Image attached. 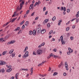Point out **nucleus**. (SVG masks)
<instances>
[{
    "label": "nucleus",
    "mask_w": 79,
    "mask_h": 79,
    "mask_svg": "<svg viewBox=\"0 0 79 79\" xmlns=\"http://www.w3.org/2000/svg\"><path fill=\"white\" fill-rule=\"evenodd\" d=\"M39 19V17H37L35 18V20H37Z\"/></svg>",
    "instance_id": "obj_46"
},
{
    "label": "nucleus",
    "mask_w": 79,
    "mask_h": 79,
    "mask_svg": "<svg viewBox=\"0 0 79 79\" xmlns=\"http://www.w3.org/2000/svg\"><path fill=\"white\" fill-rule=\"evenodd\" d=\"M63 75L64 76H65L66 75V73H64L63 74Z\"/></svg>",
    "instance_id": "obj_53"
},
{
    "label": "nucleus",
    "mask_w": 79,
    "mask_h": 79,
    "mask_svg": "<svg viewBox=\"0 0 79 79\" xmlns=\"http://www.w3.org/2000/svg\"><path fill=\"white\" fill-rule=\"evenodd\" d=\"M12 71V69L10 68V69H7L6 70L7 72H8V73H10Z\"/></svg>",
    "instance_id": "obj_7"
},
{
    "label": "nucleus",
    "mask_w": 79,
    "mask_h": 79,
    "mask_svg": "<svg viewBox=\"0 0 79 79\" xmlns=\"http://www.w3.org/2000/svg\"><path fill=\"white\" fill-rule=\"evenodd\" d=\"M15 78L16 79H18V76L15 75Z\"/></svg>",
    "instance_id": "obj_63"
},
{
    "label": "nucleus",
    "mask_w": 79,
    "mask_h": 79,
    "mask_svg": "<svg viewBox=\"0 0 79 79\" xmlns=\"http://www.w3.org/2000/svg\"><path fill=\"white\" fill-rule=\"evenodd\" d=\"M44 45H45V43H43L42 44H40L41 47H42V46H44Z\"/></svg>",
    "instance_id": "obj_34"
},
{
    "label": "nucleus",
    "mask_w": 79,
    "mask_h": 79,
    "mask_svg": "<svg viewBox=\"0 0 79 79\" xmlns=\"http://www.w3.org/2000/svg\"><path fill=\"white\" fill-rule=\"evenodd\" d=\"M60 10L61 11H63V6L61 7V8H60Z\"/></svg>",
    "instance_id": "obj_29"
},
{
    "label": "nucleus",
    "mask_w": 79,
    "mask_h": 79,
    "mask_svg": "<svg viewBox=\"0 0 79 79\" xmlns=\"http://www.w3.org/2000/svg\"><path fill=\"white\" fill-rule=\"evenodd\" d=\"M7 39H8V38L6 36L5 37V39L6 40Z\"/></svg>",
    "instance_id": "obj_54"
},
{
    "label": "nucleus",
    "mask_w": 79,
    "mask_h": 79,
    "mask_svg": "<svg viewBox=\"0 0 79 79\" xmlns=\"http://www.w3.org/2000/svg\"><path fill=\"white\" fill-rule=\"evenodd\" d=\"M36 32L38 34H40V32H41V30H40V28H37L36 30Z\"/></svg>",
    "instance_id": "obj_4"
},
{
    "label": "nucleus",
    "mask_w": 79,
    "mask_h": 79,
    "mask_svg": "<svg viewBox=\"0 0 79 79\" xmlns=\"http://www.w3.org/2000/svg\"><path fill=\"white\" fill-rule=\"evenodd\" d=\"M20 29V27H18L17 28H16L14 30V31H19Z\"/></svg>",
    "instance_id": "obj_9"
},
{
    "label": "nucleus",
    "mask_w": 79,
    "mask_h": 79,
    "mask_svg": "<svg viewBox=\"0 0 79 79\" xmlns=\"http://www.w3.org/2000/svg\"><path fill=\"white\" fill-rule=\"evenodd\" d=\"M49 55H50V57H51V56H52L53 54L52 53H51V54H50Z\"/></svg>",
    "instance_id": "obj_52"
},
{
    "label": "nucleus",
    "mask_w": 79,
    "mask_h": 79,
    "mask_svg": "<svg viewBox=\"0 0 79 79\" xmlns=\"http://www.w3.org/2000/svg\"><path fill=\"white\" fill-rule=\"evenodd\" d=\"M63 36H61V37H60V40H63Z\"/></svg>",
    "instance_id": "obj_17"
},
{
    "label": "nucleus",
    "mask_w": 79,
    "mask_h": 79,
    "mask_svg": "<svg viewBox=\"0 0 79 79\" xmlns=\"http://www.w3.org/2000/svg\"><path fill=\"white\" fill-rule=\"evenodd\" d=\"M62 64H63V62H61L60 64L59 65V68H60V67L61 66V65H62Z\"/></svg>",
    "instance_id": "obj_25"
},
{
    "label": "nucleus",
    "mask_w": 79,
    "mask_h": 79,
    "mask_svg": "<svg viewBox=\"0 0 79 79\" xmlns=\"http://www.w3.org/2000/svg\"><path fill=\"white\" fill-rule=\"evenodd\" d=\"M75 27H76V26H75V25H73L72 27L73 29H74Z\"/></svg>",
    "instance_id": "obj_50"
},
{
    "label": "nucleus",
    "mask_w": 79,
    "mask_h": 79,
    "mask_svg": "<svg viewBox=\"0 0 79 79\" xmlns=\"http://www.w3.org/2000/svg\"><path fill=\"white\" fill-rule=\"evenodd\" d=\"M15 20H14V19H13L12 20H11V21H11V23H13V22H14Z\"/></svg>",
    "instance_id": "obj_39"
},
{
    "label": "nucleus",
    "mask_w": 79,
    "mask_h": 79,
    "mask_svg": "<svg viewBox=\"0 0 79 79\" xmlns=\"http://www.w3.org/2000/svg\"><path fill=\"white\" fill-rule=\"evenodd\" d=\"M11 79H14V77H11Z\"/></svg>",
    "instance_id": "obj_64"
},
{
    "label": "nucleus",
    "mask_w": 79,
    "mask_h": 79,
    "mask_svg": "<svg viewBox=\"0 0 79 79\" xmlns=\"http://www.w3.org/2000/svg\"><path fill=\"white\" fill-rule=\"evenodd\" d=\"M70 11V10L69 9H68L67 10V13H69V11Z\"/></svg>",
    "instance_id": "obj_38"
},
{
    "label": "nucleus",
    "mask_w": 79,
    "mask_h": 79,
    "mask_svg": "<svg viewBox=\"0 0 79 79\" xmlns=\"http://www.w3.org/2000/svg\"><path fill=\"white\" fill-rule=\"evenodd\" d=\"M6 62H3L2 61H0V65H3L5 64Z\"/></svg>",
    "instance_id": "obj_5"
},
{
    "label": "nucleus",
    "mask_w": 79,
    "mask_h": 79,
    "mask_svg": "<svg viewBox=\"0 0 79 79\" xmlns=\"http://www.w3.org/2000/svg\"><path fill=\"white\" fill-rule=\"evenodd\" d=\"M31 72L32 73H33V68H31Z\"/></svg>",
    "instance_id": "obj_33"
},
{
    "label": "nucleus",
    "mask_w": 79,
    "mask_h": 79,
    "mask_svg": "<svg viewBox=\"0 0 79 79\" xmlns=\"http://www.w3.org/2000/svg\"><path fill=\"white\" fill-rule=\"evenodd\" d=\"M6 52H7V51H5L3 52L2 55H5L6 53Z\"/></svg>",
    "instance_id": "obj_13"
},
{
    "label": "nucleus",
    "mask_w": 79,
    "mask_h": 79,
    "mask_svg": "<svg viewBox=\"0 0 79 79\" xmlns=\"http://www.w3.org/2000/svg\"><path fill=\"white\" fill-rule=\"evenodd\" d=\"M29 52L27 51L25 54L23 55V58H25L26 57H27L29 56Z\"/></svg>",
    "instance_id": "obj_1"
},
{
    "label": "nucleus",
    "mask_w": 79,
    "mask_h": 79,
    "mask_svg": "<svg viewBox=\"0 0 79 79\" xmlns=\"http://www.w3.org/2000/svg\"><path fill=\"white\" fill-rule=\"evenodd\" d=\"M79 19H77V20L76 21V22L77 23H78V22H79Z\"/></svg>",
    "instance_id": "obj_36"
},
{
    "label": "nucleus",
    "mask_w": 79,
    "mask_h": 79,
    "mask_svg": "<svg viewBox=\"0 0 79 79\" xmlns=\"http://www.w3.org/2000/svg\"><path fill=\"white\" fill-rule=\"evenodd\" d=\"M64 11H66V7H64L63 9Z\"/></svg>",
    "instance_id": "obj_31"
},
{
    "label": "nucleus",
    "mask_w": 79,
    "mask_h": 79,
    "mask_svg": "<svg viewBox=\"0 0 79 79\" xmlns=\"http://www.w3.org/2000/svg\"><path fill=\"white\" fill-rule=\"evenodd\" d=\"M1 72H2V73H4V72H5V70L4 69H2L1 70Z\"/></svg>",
    "instance_id": "obj_22"
},
{
    "label": "nucleus",
    "mask_w": 79,
    "mask_h": 79,
    "mask_svg": "<svg viewBox=\"0 0 79 79\" xmlns=\"http://www.w3.org/2000/svg\"><path fill=\"white\" fill-rule=\"evenodd\" d=\"M67 53L68 55H70V53H71L69 51V52H68Z\"/></svg>",
    "instance_id": "obj_55"
},
{
    "label": "nucleus",
    "mask_w": 79,
    "mask_h": 79,
    "mask_svg": "<svg viewBox=\"0 0 79 79\" xmlns=\"http://www.w3.org/2000/svg\"><path fill=\"white\" fill-rule=\"evenodd\" d=\"M42 52H43L42 50L39 49L37 51V53L38 55H40L42 53Z\"/></svg>",
    "instance_id": "obj_2"
},
{
    "label": "nucleus",
    "mask_w": 79,
    "mask_h": 79,
    "mask_svg": "<svg viewBox=\"0 0 79 79\" xmlns=\"http://www.w3.org/2000/svg\"><path fill=\"white\" fill-rule=\"evenodd\" d=\"M13 51H14V50L13 49L10 50L9 51V53H10V54L12 53V52H13Z\"/></svg>",
    "instance_id": "obj_14"
},
{
    "label": "nucleus",
    "mask_w": 79,
    "mask_h": 79,
    "mask_svg": "<svg viewBox=\"0 0 79 79\" xmlns=\"http://www.w3.org/2000/svg\"><path fill=\"white\" fill-rule=\"evenodd\" d=\"M63 15H66V12H65V11H63Z\"/></svg>",
    "instance_id": "obj_42"
},
{
    "label": "nucleus",
    "mask_w": 79,
    "mask_h": 79,
    "mask_svg": "<svg viewBox=\"0 0 79 79\" xmlns=\"http://www.w3.org/2000/svg\"><path fill=\"white\" fill-rule=\"evenodd\" d=\"M52 57L53 58H55V55H52Z\"/></svg>",
    "instance_id": "obj_62"
},
{
    "label": "nucleus",
    "mask_w": 79,
    "mask_h": 79,
    "mask_svg": "<svg viewBox=\"0 0 79 79\" xmlns=\"http://www.w3.org/2000/svg\"><path fill=\"white\" fill-rule=\"evenodd\" d=\"M47 13H48V11H47L45 13V15H47Z\"/></svg>",
    "instance_id": "obj_58"
},
{
    "label": "nucleus",
    "mask_w": 79,
    "mask_h": 79,
    "mask_svg": "<svg viewBox=\"0 0 79 79\" xmlns=\"http://www.w3.org/2000/svg\"><path fill=\"white\" fill-rule=\"evenodd\" d=\"M3 38H0V42H2V40H3Z\"/></svg>",
    "instance_id": "obj_41"
},
{
    "label": "nucleus",
    "mask_w": 79,
    "mask_h": 79,
    "mask_svg": "<svg viewBox=\"0 0 79 79\" xmlns=\"http://www.w3.org/2000/svg\"><path fill=\"white\" fill-rule=\"evenodd\" d=\"M56 19V17H54L52 19V21H55Z\"/></svg>",
    "instance_id": "obj_21"
},
{
    "label": "nucleus",
    "mask_w": 79,
    "mask_h": 79,
    "mask_svg": "<svg viewBox=\"0 0 79 79\" xmlns=\"http://www.w3.org/2000/svg\"><path fill=\"white\" fill-rule=\"evenodd\" d=\"M79 16V11L78 12L77 14L76 17L77 18H78Z\"/></svg>",
    "instance_id": "obj_15"
},
{
    "label": "nucleus",
    "mask_w": 79,
    "mask_h": 79,
    "mask_svg": "<svg viewBox=\"0 0 79 79\" xmlns=\"http://www.w3.org/2000/svg\"><path fill=\"white\" fill-rule=\"evenodd\" d=\"M47 26L48 27H50V23H48L47 24Z\"/></svg>",
    "instance_id": "obj_35"
},
{
    "label": "nucleus",
    "mask_w": 79,
    "mask_h": 79,
    "mask_svg": "<svg viewBox=\"0 0 79 79\" xmlns=\"http://www.w3.org/2000/svg\"><path fill=\"white\" fill-rule=\"evenodd\" d=\"M46 10V9L45 8V7H44L43 8V11H45Z\"/></svg>",
    "instance_id": "obj_40"
},
{
    "label": "nucleus",
    "mask_w": 79,
    "mask_h": 79,
    "mask_svg": "<svg viewBox=\"0 0 79 79\" xmlns=\"http://www.w3.org/2000/svg\"><path fill=\"white\" fill-rule=\"evenodd\" d=\"M30 11V10H27L26 12L27 15H28V14H29V13Z\"/></svg>",
    "instance_id": "obj_27"
},
{
    "label": "nucleus",
    "mask_w": 79,
    "mask_h": 79,
    "mask_svg": "<svg viewBox=\"0 0 79 79\" xmlns=\"http://www.w3.org/2000/svg\"><path fill=\"white\" fill-rule=\"evenodd\" d=\"M34 4H32L31 5H30V7L29 9L30 10H31L32 8V7H33V5Z\"/></svg>",
    "instance_id": "obj_12"
},
{
    "label": "nucleus",
    "mask_w": 79,
    "mask_h": 79,
    "mask_svg": "<svg viewBox=\"0 0 79 79\" xmlns=\"http://www.w3.org/2000/svg\"><path fill=\"white\" fill-rule=\"evenodd\" d=\"M32 34H33V32H32V31H30L29 32V34H30V35H32Z\"/></svg>",
    "instance_id": "obj_16"
},
{
    "label": "nucleus",
    "mask_w": 79,
    "mask_h": 79,
    "mask_svg": "<svg viewBox=\"0 0 79 79\" xmlns=\"http://www.w3.org/2000/svg\"><path fill=\"white\" fill-rule=\"evenodd\" d=\"M57 74H58V73H56V72H55L54 73V74L53 75V76H56V75H57Z\"/></svg>",
    "instance_id": "obj_20"
},
{
    "label": "nucleus",
    "mask_w": 79,
    "mask_h": 79,
    "mask_svg": "<svg viewBox=\"0 0 79 79\" xmlns=\"http://www.w3.org/2000/svg\"><path fill=\"white\" fill-rule=\"evenodd\" d=\"M70 39L71 40H73V39H74V37L73 36L70 37Z\"/></svg>",
    "instance_id": "obj_26"
},
{
    "label": "nucleus",
    "mask_w": 79,
    "mask_h": 79,
    "mask_svg": "<svg viewBox=\"0 0 79 79\" xmlns=\"http://www.w3.org/2000/svg\"><path fill=\"white\" fill-rule=\"evenodd\" d=\"M15 43V41H11V42H10V44H14Z\"/></svg>",
    "instance_id": "obj_24"
},
{
    "label": "nucleus",
    "mask_w": 79,
    "mask_h": 79,
    "mask_svg": "<svg viewBox=\"0 0 79 79\" xmlns=\"http://www.w3.org/2000/svg\"><path fill=\"white\" fill-rule=\"evenodd\" d=\"M6 36H7V37L8 38H9V37H10V35H8Z\"/></svg>",
    "instance_id": "obj_48"
},
{
    "label": "nucleus",
    "mask_w": 79,
    "mask_h": 79,
    "mask_svg": "<svg viewBox=\"0 0 79 79\" xmlns=\"http://www.w3.org/2000/svg\"><path fill=\"white\" fill-rule=\"evenodd\" d=\"M7 45H10V44H10V42H8L7 43Z\"/></svg>",
    "instance_id": "obj_59"
},
{
    "label": "nucleus",
    "mask_w": 79,
    "mask_h": 79,
    "mask_svg": "<svg viewBox=\"0 0 79 79\" xmlns=\"http://www.w3.org/2000/svg\"><path fill=\"white\" fill-rule=\"evenodd\" d=\"M15 55V53H12V57H14Z\"/></svg>",
    "instance_id": "obj_32"
},
{
    "label": "nucleus",
    "mask_w": 79,
    "mask_h": 79,
    "mask_svg": "<svg viewBox=\"0 0 79 79\" xmlns=\"http://www.w3.org/2000/svg\"><path fill=\"white\" fill-rule=\"evenodd\" d=\"M22 29H24V28H25V26H24V25H23L22 27Z\"/></svg>",
    "instance_id": "obj_30"
},
{
    "label": "nucleus",
    "mask_w": 79,
    "mask_h": 79,
    "mask_svg": "<svg viewBox=\"0 0 79 79\" xmlns=\"http://www.w3.org/2000/svg\"><path fill=\"white\" fill-rule=\"evenodd\" d=\"M69 30V27H67L66 28V31H68Z\"/></svg>",
    "instance_id": "obj_28"
},
{
    "label": "nucleus",
    "mask_w": 79,
    "mask_h": 79,
    "mask_svg": "<svg viewBox=\"0 0 79 79\" xmlns=\"http://www.w3.org/2000/svg\"><path fill=\"white\" fill-rule=\"evenodd\" d=\"M33 55H36V54L35 53V52L34 51L33 53Z\"/></svg>",
    "instance_id": "obj_49"
},
{
    "label": "nucleus",
    "mask_w": 79,
    "mask_h": 79,
    "mask_svg": "<svg viewBox=\"0 0 79 79\" xmlns=\"http://www.w3.org/2000/svg\"><path fill=\"white\" fill-rule=\"evenodd\" d=\"M70 35V34L69 33H67V35L68 36H69Z\"/></svg>",
    "instance_id": "obj_61"
},
{
    "label": "nucleus",
    "mask_w": 79,
    "mask_h": 79,
    "mask_svg": "<svg viewBox=\"0 0 79 79\" xmlns=\"http://www.w3.org/2000/svg\"><path fill=\"white\" fill-rule=\"evenodd\" d=\"M34 14H35V12H34L31 14V16H33L34 15Z\"/></svg>",
    "instance_id": "obj_47"
},
{
    "label": "nucleus",
    "mask_w": 79,
    "mask_h": 79,
    "mask_svg": "<svg viewBox=\"0 0 79 79\" xmlns=\"http://www.w3.org/2000/svg\"><path fill=\"white\" fill-rule=\"evenodd\" d=\"M21 32V30H20L18 33V34H20Z\"/></svg>",
    "instance_id": "obj_43"
},
{
    "label": "nucleus",
    "mask_w": 79,
    "mask_h": 79,
    "mask_svg": "<svg viewBox=\"0 0 79 79\" xmlns=\"http://www.w3.org/2000/svg\"><path fill=\"white\" fill-rule=\"evenodd\" d=\"M40 76H41V77H44V75H42L41 74H40Z\"/></svg>",
    "instance_id": "obj_51"
},
{
    "label": "nucleus",
    "mask_w": 79,
    "mask_h": 79,
    "mask_svg": "<svg viewBox=\"0 0 79 79\" xmlns=\"http://www.w3.org/2000/svg\"><path fill=\"white\" fill-rule=\"evenodd\" d=\"M46 32V30L45 29H43L41 31V33L42 34H44L45 32Z\"/></svg>",
    "instance_id": "obj_6"
},
{
    "label": "nucleus",
    "mask_w": 79,
    "mask_h": 79,
    "mask_svg": "<svg viewBox=\"0 0 79 79\" xmlns=\"http://www.w3.org/2000/svg\"><path fill=\"white\" fill-rule=\"evenodd\" d=\"M10 22H11V21H10L9 22L7 23L6 24H4L3 25V27H5V26H7V25H8V24H9V23H10Z\"/></svg>",
    "instance_id": "obj_10"
},
{
    "label": "nucleus",
    "mask_w": 79,
    "mask_h": 79,
    "mask_svg": "<svg viewBox=\"0 0 79 79\" xmlns=\"http://www.w3.org/2000/svg\"><path fill=\"white\" fill-rule=\"evenodd\" d=\"M65 68H66V70H67V71H68V69H69L68 68V67H65Z\"/></svg>",
    "instance_id": "obj_56"
},
{
    "label": "nucleus",
    "mask_w": 79,
    "mask_h": 79,
    "mask_svg": "<svg viewBox=\"0 0 79 79\" xmlns=\"http://www.w3.org/2000/svg\"><path fill=\"white\" fill-rule=\"evenodd\" d=\"M68 50L69 51V52L71 53V52H73V49H71V48H68Z\"/></svg>",
    "instance_id": "obj_11"
},
{
    "label": "nucleus",
    "mask_w": 79,
    "mask_h": 79,
    "mask_svg": "<svg viewBox=\"0 0 79 79\" xmlns=\"http://www.w3.org/2000/svg\"><path fill=\"white\" fill-rule=\"evenodd\" d=\"M36 32H33V35H35V34H36Z\"/></svg>",
    "instance_id": "obj_45"
},
{
    "label": "nucleus",
    "mask_w": 79,
    "mask_h": 79,
    "mask_svg": "<svg viewBox=\"0 0 79 79\" xmlns=\"http://www.w3.org/2000/svg\"><path fill=\"white\" fill-rule=\"evenodd\" d=\"M48 21H49V19H45L43 22V24H45V23H47V22H48Z\"/></svg>",
    "instance_id": "obj_8"
},
{
    "label": "nucleus",
    "mask_w": 79,
    "mask_h": 79,
    "mask_svg": "<svg viewBox=\"0 0 79 79\" xmlns=\"http://www.w3.org/2000/svg\"><path fill=\"white\" fill-rule=\"evenodd\" d=\"M24 4V1H22V2L20 4V10H21V8L23 7V4Z\"/></svg>",
    "instance_id": "obj_3"
},
{
    "label": "nucleus",
    "mask_w": 79,
    "mask_h": 79,
    "mask_svg": "<svg viewBox=\"0 0 79 79\" xmlns=\"http://www.w3.org/2000/svg\"><path fill=\"white\" fill-rule=\"evenodd\" d=\"M53 30H51L49 32V35H51V34L52 32H53Z\"/></svg>",
    "instance_id": "obj_23"
},
{
    "label": "nucleus",
    "mask_w": 79,
    "mask_h": 79,
    "mask_svg": "<svg viewBox=\"0 0 79 79\" xmlns=\"http://www.w3.org/2000/svg\"><path fill=\"white\" fill-rule=\"evenodd\" d=\"M61 42H62V45H64V44H65V42H64V41H63V40H62L61 41Z\"/></svg>",
    "instance_id": "obj_18"
},
{
    "label": "nucleus",
    "mask_w": 79,
    "mask_h": 79,
    "mask_svg": "<svg viewBox=\"0 0 79 79\" xmlns=\"http://www.w3.org/2000/svg\"><path fill=\"white\" fill-rule=\"evenodd\" d=\"M51 71V68H50V67H49L48 71Z\"/></svg>",
    "instance_id": "obj_57"
},
{
    "label": "nucleus",
    "mask_w": 79,
    "mask_h": 79,
    "mask_svg": "<svg viewBox=\"0 0 79 79\" xmlns=\"http://www.w3.org/2000/svg\"><path fill=\"white\" fill-rule=\"evenodd\" d=\"M70 21H71L70 20L68 22V23H66V24L67 25H68V24H69V23H70Z\"/></svg>",
    "instance_id": "obj_44"
},
{
    "label": "nucleus",
    "mask_w": 79,
    "mask_h": 79,
    "mask_svg": "<svg viewBox=\"0 0 79 79\" xmlns=\"http://www.w3.org/2000/svg\"><path fill=\"white\" fill-rule=\"evenodd\" d=\"M57 50V49H56V48H55L53 50V51H54V52H56Z\"/></svg>",
    "instance_id": "obj_37"
},
{
    "label": "nucleus",
    "mask_w": 79,
    "mask_h": 79,
    "mask_svg": "<svg viewBox=\"0 0 79 79\" xmlns=\"http://www.w3.org/2000/svg\"><path fill=\"white\" fill-rule=\"evenodd\" d=\"M24 23V20H23L22 22H21L20 23V25H22V24H23Z\"/></svg>",
    "instance_id": "obj_19"
},
{
    "label": "nucleus",
    "mask_w": 79,
    "mask_h": 79,
    "mask_svg": "<svg viewBox=\"0 0 79 79\" xmlns=\"http://www.w3.org/2000/svg\"><path fill=\"white\" fill-rule=\"evenodd\" d=\"M25 49L27 50V49H28V47H27V46L25 48Z\"/></svg>",
    "instance_id": "obj_60"
}]
</instances>
